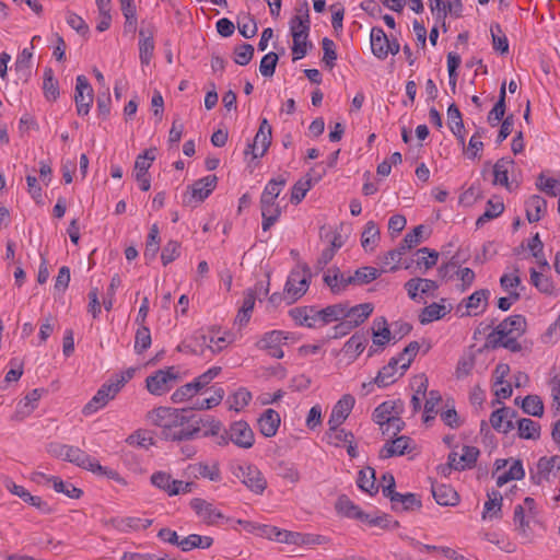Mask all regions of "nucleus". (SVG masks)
<instances>
[{"label": "nucleus", "instance_id": "obj_1", "mask_svg": "<svg viewBox=\"0 0 560 560\" xmlns=\"http://www.w3.org/2000/svg\"><path fill=\"white\" fill-rule=\"evenodd\" d=\"M147 420L161 429V435L166 441L183 442L198 438L195 415L187 409L158 407L147 413Z\"/></svg>", "mask_w": 560, "mask_h": 560}, {"label": "nucleus", "instance_id": "obj_2", "mask_svg": "<svg viewBox=\"0 0 560 560\" xmlns=\"http://www.w3.org/2000/svg\"><path fill=\"white\" fill-rule=\"evenodd\" d=\"M526 326V318L523 315H511L489 334L488 340L493 346H501L513 352L521 351L518 338L525 334Z\"/></svg>", "mask_w": 560, "mask_h": 560}, {"label": "nucleus", "instance_id": "obj_3", "mask_svg": "<svg viewBox=\"0 0 560 560\" xmlns=\"http://www.w3.org/2000/svg\"><path fill=\"white\" fill-rule=\"evenodd\" d=\"M420 349L417 341H411L397 357H394L384 365L374 377L378 387H386L395 383L405 374Z\"/></svg>", "mask_w": 560, "mask_h": 560}, {"label": "nucleus", "instance_id": "obj_4", "mask_svg": "<svg viewBox=\"0 0 560 560\" xmlns=\"http://www.w3.org/2000/svg\"><path fill=\"white\" fill-rule=\"evenodd\" d=\"M538 510L533 498L526 497L522 503L515 505L513 525L523 542H532L539 526Z\"/></svg>", "mask_w": 560, "mask_h": 560}, {"label": "nucleus", "instance_id": "obj_5", "mask_svg": "<svg viewBox=\"0 0 560 560\" xmlns=\"http://www.w3.org/2000/svg\"><path fill=\"white\" fill-rule=\"evenodd\" d=\"M311 271L306 265H299L291 270L284 285V299L292 304L301 299L308 290Z\"/></svg>", "mask_w": 560, "mask_h": 560}, {"label": "nucleus", "instance_id": "obj_6", "mask_svg": "<svg viewBox=\"0 0 560 560\" xmlns=\"http://www.w3.org/2000/svg\"><path fill=\"white\" fill-rule=\"evenodd\" d=\"M65 460L70 462L83 469L92 471L100 476H106L109 479L120 481V476L116 470L102 466L95 458L86 454L79 447L69 445Z\"/></svg>", "mask_w": 560, "mask_h": 560}, {"label": "nucleus", "instance_id": "obj_7", "mask_svg": "<svg viewBox=\"0 0 560 560\" xmlns=\"http://www.w3.org/2000/svg\"><path fill=\"white\" fill-rule=\"evenodd\" d=\"M232 474L252 492L261 494L267 488V480L257 466L237 464L232 467Z\"/></svg>", "mask_w": 560, "mask_h": 560}, {"label": "nucleus", "instance_id": "obj_8", "mask_svg": "<svg viewBox=\"0 0 560 560\" xmlns=\"http://www.w3.org/2000/svg\"><path fill=\"white\" fill-rule=\"evenodd\" d=\"M291 338V334L283 330H270L262 334L255 346L257 349L267 352L270 357L282 359L284 352L282 346Z\"/></svg>", "mask_w": 560, "mask_h": 560}, {"label": "nucleus", "instance_id": "obj_9", "mask_svg": "<svg viewBox=\"0 0 560 560\" xmlns=\"http://www.w3.org/2000/svg\"><path fill=\"white\" fill-rule=\"evenodd\" d=\"M345 311L346 315L343 317V322L335 327V337L338 335H346L352 328L361 325L372 314L373 305L371 303H363L349 307L345 304Z\"/></svg>", "mask_w": 560, "mask_h": 560}, {"label": "nucleus", "instance_id": "obj_10", "mask_svg": "<svg viewBox=\"0 0 560 560\" xmlns=\"http://www.w3.org/2000/svg\"><path fill=\"white\" fill-rule=\"evenodd\" d=\"M560 472V456H542L530 469V478L536 485L553 481Z\"/></svg>", "mask_w": 560, "mask_h": 560}, {"label": "nucleus", "instance_id": "obj_11", "mask_svg": "<svg viewBox=\"0 0 560 560\" xmlns=\"http://www.w3.org/2000/svg\"><path fill=\"white\" fill-rule=\"evenodd\" d=\"M493 475L497 486L502 487L512 480H521L525 476L522 460L520 459H497Z\"/></svg>", "mask_w": 560, "mask_h": 560}, {"label": "nucleus", "instance_id": "obj_12", "mask_svg": "<svg viewBox=\"0 0 560 560\" xmlns=\"http://www.w3.org/2000/svg\"><path fill=\"white\" fill-rule=\"evenodd\" d=\"M394 476H389V485L383 487V494L390 499L396 511H412L421 506V501L415 493H399L395 491Z\"/></svg>", "mask_w": 560, "mask_h": 560}, {"label": "nucleus", "instance_id": "obj_13", "mask_svg": "<svg viewBox=\"0 0 560 560\" xmlns=\"http://www.w3.org/2000/svg\"><path fill=\"white\" fill-rule=\"evenodd\" d=\"M177 372L171 366L165 370H159L153 375L147 377V389L155 396H161L173 387L177 381Z\"/></svg>", "mask_w": 560, "mask_h": 560}, {"label": "nucleus", "instance_id": "obj_14", "mask_svg": "<svg viewBox=\"0 0 560 560\" xmlns=\"http://www.w3.org/2000/svg\"><path fill=\"white\" fill-rule=\"evenodd\" d=\"M151 483L171 497L180 493H189L192 487L191 482L173 479L171 475L164 471L154 472L151 476Z\"/></svg>", "mask_w": 560, "mask_h": 560}, {"label": "nucleus", "instance_id": "obj_15", "mask_svg": "<svg viewBox=\"0 0 560 560\" xmlns=\"http://www.w3.org/2000/svg\"><path fill=\"white\" fill-rule=\"evenodd\" d=\"M404 287L409 299L416 302H424L425 298L435 296V291L439 288L434 280L425 278H411Z\"/></svg>", "mask_w": 560, "mask_h": 560}, {"label": "nucleus", "instance_id": "obj_16", "mask_svg": "<svg viewBox=\"0 0 560 560\" xmlns=\"http://www.w3.org/2000/svg\"><path fill=\"white\" fill-rule=\"evenodd\" d=\"M178 350L190 354L205 355L207 350H210L211 353L220 352L222 346L214 348L209 343V337L202 330H197L178 346Z\"/></svg>", "mask_w": 560, "mask_h": 560}, {"label": "nucleus", "instance_id": "obj_17", "mask_svg": "<svg viewBox=\"0 0 560 560\" xmlns=\"http://www.w3.org/2000/svg\"><path fill=\"white\" fill-rule=\"evenodd\" d=\"M190 508L195 511L197 516L207 525H220L226 521L225 516L218 510L211 502L200 498H195L190 501Z\"/></svg>", "mask_w": 560, "mask_h": 560}, {"label": "nucleus", "instance_id": "obj_18", "mask_svg": "<svg viewBox=\"0 0 560 560\" xmlns=\"http://www.w3.org/2000/svg\"><path fill=\"white\" fill-rule=\"evenodd\" d=\"M271 144V126L264 118L252 143L247 145L244 153L252 154L254 159L261 158Z\"/></svg>", "mask_w": 560, "mask_h": 560}, {"label": "nucleus", "instance_id": "obj_19", "mask_svg": "<svg viewBox=\"0 0 560 560\" xmlns=\"http://www.w3.org/2000/svg\"><path fill=\"white\" fill-rule=\"evenodd\" d=\"M118 393L119 390L110 381L103 384L96 394L91 398V400L83 407V415L91 416L97 412L100 409L104 408L112 399H114Z\"/></svg>", "mask_w": 560, "mask_h": 560}, {"label": "nucleus", "instance_id": "obj_20", "mask_svg": "<svg viewBox=\"0 0 560 560\" xmlns=\"http://www.w3.org/2000/svg\"><path fill=\"white\" fill-rule=\"evenodd\" d=\"M74 102L78 115L89 114L93 102V89L84 75L77 77Z\"/></svg>", "mask_w": 560, "mask_h": 560}, {"label": "nucleus", "instance_id": "obj_21", "mask_svg": "<svg viewBox=\"0 0 560 560\" xmlns=\"http://www.w3.org/2000/svg\"><path fill=\"white\" fill-rule=\"evenodd\" d=\"M429 8L438 21H444L447 15L459 18L463 12L462 0H429Z\"/></svg>", "mask_w": 560, "mask_h": 560}, {"label": "nucleus", "instance_id": "obj_22", "mask_svg": "<svg viewBox=\"0 0 560 560\" xmlns=\"http://www.w3.org/2000/svg\"><path fill=\"white\" fill-rule=\"evenodd\" d=\"M155 27L152 24L142 26L139 31V59L142 66H148L154 54Z\"/></svg>", "mask_w": 560, "mask_h": 560}, {"label": "nucleus", "instance_id": "obj_23", "mask_svg": "<svg viewBox=\"0 0 560 560\" xmlns=\"http://www.w3.org/2000/svg\"><path fill=\"white\" fill-rule=\"evenodd\" d=\"M230 440L241 448H250L255 443V435L245 421H235L230 428Z\"/></svg>", "mask_w": 560, "mask_h": 560}, {"label": "nucleus", "instance_id": "obj_24", "mask_svg": "<svg viewBox=\"0 0 560 560\" xmlns=\"http://www.w3.org/2000/svg\"><path fill=\"white\" fill-rule=\"evenodd\" d=\"M479 456V450L475 446L465 445L462 452H451L448 455V465L455 470H464L472 467Z\"/></svg>", "mask_w": 560, "mask_h": 560}, {"label": "nucleus", "instance_id": "obj_25", "mask_svg": "<svg viewBox=\"0 0 560 560\" xmlns=\"http://www.w3.org/2000/svg\"><path fill=\"white\" fill-rule=\"evenodd\" d=\"M355 399L352 395L346 394L343 395L332 407L328 425L335 428L336 425H341L346 419L349 417Z\"/></svg>", "mask_w": 560, "mask_h": 560}, {"label": "nucleus", "instance_id": "obj_26", "mask_svg": "<svg viewBox=\"0 0 560 560\" xmlns=\"http://www.w3.org/2000/svg\"><path fill=\"white\" fill-rule=\"evenodd\" d=\"M290 316L298 326L308 328L320 327L318 310L313 306H301L290 310Z\"/></svg>", "mask_w": 560, "mask_h": 560}, {"label": "nucleus", "instance_id": "obj_27", "mask_svg": "<svg viewBox=\"0 0 560 560\" xmlns=\"http://www.w3.org/2000/svg\"><path fill=\"white\" fill-rule=\"evenodd\" d=\"M260 209H261V229L267 232L280 218L281 209L277 203V199H269L260 197Z\"/></svg>", "mask_w": 560, "mask_h": 560}, {"label": "nucleus", "instance_id": "obj_28", "mask_svg": "<svg viewBox=\"0 0 560 560\" xmlns=\"http://www.w3.org/2000/svg\"><path fill=\"white\" fill-rule=\"evenodd\" d=\"M489 296L490 291L487 289L475 291L471 295L463 301L466 307L465 315L477 316L481 314L486 310Z\"/></svg>", "mask_w": 560, "mask_h": 560}, {"label": "nucleus", "instance_id": "obj_29", "mask_svg": "<svg viewBox=\"0 0 560 560\" xmlns=\"http://www.w3.org/2000/svg\"><path fill=\"white\" fill-rule=\"evenodd\" d=\"M7 488L11 493L21 498L24 502L38 509L43 514H50L52 509L47 502L43 501L40 497L32 495L24 487L19 486L14 482H9Z\"/></svg>", "mask_w": 560, "mask_h": 560}, {"label": "nucleus", "instance_id": "obj_30", "mask_svg": "<svg viewBox=\"0 0 560 560\" xmlns=\"http://www.w3.org/2000/svg\"><path fill=\"white\" fill-rule=\"evenodd\" d=\"M281 418L278 411L266 409L258 419L259 432L266 438H272L277 434Z\"/></svg>", "mask_w": 560, "mask_h": 560}, {"label": "nucleus", "instance_id": "obj_31", "mask_svg": "<svg viewBox=\"0 0 560 560\" xmlns=\"http://www.w3.org/2000/svg\"><path fill=\"white\" fill-rule=\"evenodd\" d=\"M515 411L509 407H502L494 410L490 416L491 427L498 432L508 433L513 429V418Z\"/></svg>", "mask_w": 560, "mask_h": 560}, {"label": "nucleus", "instance_id": "obj_32", "mask_svg": "<svg viewBox=\"0 0 560 560\" xmlns=\"http://www.w3.org/2000/svg\"><path fill=\"white\" fill-rule=\"evenodd\" d=\"M43 392V389L35 388L22 398L16 406L13 419L23 420L28 417L36 409Z\"/></svg>", "mask_w": 560, "mask_h": 560}, {"label": "nucleus", "instance_id": "obj_33", "mask_svg": "<svg viewBox=\"0 0 560 560\" xmlns=\"http://www.w3.org/2000/svg\"><path fill=\"white\" fill-rule=\"evenodd\" d=\"M218 184L215 175H207L196 180L191 186V199L201 202L214 190Z\"/></svg>", "mask_w": 560, "mask_h": 560}, {"label": "nucleus", "instance_id": "obj_34", "mask_svg": "<svg viewBox=\"0 0 560 560\" xmlns=\"http://www.w3.org/2000/svg\"><path fill=\"white\" fill-rule=\"evenodd\" d=\"M514 167V161L510 158H502L498 160L493 165V180L494 186H503L511 190V184L509 182V173Z\"/></svg>", "mask_w": 560, "mask_h": 560}, {"label": "nucleus", "instance_id": "obj_35", "mask_svg": "<svg viewBox=\"0 0 560 560\" xmlns=\"http://www.w3.org/2000/svg\"><path fill=\"white\" fill-rule=\"evenodd\" d=\"M411 440L408 436L401 435L393 440L392 442H387L380 451V457L383 459L393 457V456H401L406 454L410 448Z\"/></svg>", "mask_w": 560, "mask_h": 560}, {"label": "nucleus", "instance_id": "obj_36", "mask_svg": "<svg viewBox=\"0 0 560 560\" xmlns=\"http://www.w3.org/2000/svg\"><path fill=\"white\" fill-rule=\"evenodd\" d=\"M371 49L375 57L385 59L388 56V38L381 27L371 30Z\"/></svg>", "mask_w": 560, "mask_h": 560}, {"label": "nucleus", "instance_id": "obj_37", "mask_svg": "<svg viewBox=\"0 0 560 560\" xmlns=\"http://www.w3.org/2000/svg\"><path fill=\"white\" fill-rule=\"evenodd\" d=\"M525 207L526 218L530 223L538 222L547 211L546 200L538 195L529 197L525 203Z\"/></svg>", "mask_w": 560, "mask_h": 560}, {"label": "nucleus", "instance_id": "obj_38", "mask_svg": "<svg viewBox=\"0 0 560 560\" xmlns=\"http://www.w3.org/2000/svg\"><path fill=\"white\" fill-rule=\"evenodd\" d=\"M195 421L198 427V436L208 438L219 435L222 429V423L212 416L197 417L195 415Z\"/></svg>", "mask_w": 560, "mask_h": 560}, {"label": "nucleus", "instance_id": "obj_39", "mask_svg": "<svg viewBox=\"0 0 560 560\" xmlns=\"http://www.w3.org/2000/svg\"><path fill=\"white\" fill-rule=\"evenodd\" d=\"M432 494L436 503L444 506L455 505L459 499L457 492L451 486L442 483L432 486Z\"/></svg>", "mask_w": 560, "mask_h": 560}, {"label": "nucleus", "instance_id": "obj_40", "mask_svg": "<svg viewBox=\"0 0 560 560\" xmlns=\"http://www.w3.org/2000/svg\"><path fill=\"white\" fill-rule=\"evenodd\" d=\"M530 282L539 292L546 295L556 296L558 293V290L556 289L551 278L541 272H538L534 268L530 269Z\"/></svg>", "mask_w": 560, "mask_h": 560}, {"label": "nucleus", "instance_id": "obj_41", "mask_svg": "<svg viewBox=\"0 0 560 560\" xmlns=\"http://www.w3.org/2000/svg\"><path fill=\"white\" fill-rule=\"evenodd\" d=\"M324 282L335 294L345 291L348 285L352 284L348 282V276H345L338 269H328L324 275Z\"/></svg>", "mask_w": 560, "mask_h": 560}, {"label": "nucleus", "instance_id": "obj_42", "mask_svg": "<svg viewBox=\"0 0 560 560\" xmlns=\"http://www.w3.org/2000/svg\"><path fill=\"white\" fill-rule=\"evenodd\" d=\"M501 508L502 495L497 491L488 493V500L483 505L482 520L499 518L501 516Z\"/></svg>", "mask_w": 560, "mask_h": 560}, {"label": "nucleus", "instance_id": "obj_43", "mask_svg": "<svg viewBox=\"0 0 560 560\" xmlns=\"http://www.w3.org/2000/svg\"><path fill=\"white\" fill-rule=\"evenodd\" d=\"M448 127L454 136L458 138L462 144L465 143V137L463 135L464 122L462 114L455 104H451L447 108Z\"/></svg>", "mask_w": 560, "mask_h": 560}, {"label": "nucleus", "instance_id": "obj_44", "mask_svg": "<svg viewBox=\"0 0 560 560\" xmlns=\"http://www.w3.org/2000/svg\"><path fill=\"white\" fill-rule=\"evenodd\" d=\"M345 304L338 303L334 305H329L325 308L318 310L319 315V325L325 326L332 322L341 320L343 322L345 313Z\"/></svg>", "mask_w": 560, "mask_h": 560}, {"label": "nucleus", "instance_id": "obj_45", "mask_svg": "<svg viewBox=\"0 0 560 560\" xmlns=\"http://www.w3.org/2000/svg\"><path fill=\"white\" fill-rule=\"evenodd\" d=\"M307 3H305L304 9H300L298 14L294 15L290 21V32L291 35H296V33L308 34L310 33V13H308Z\"/></svg>", "mask_w": 560, "mask_h": 560}, {"label": "nucleus", "instance_id": "obj_46", "mask_svg": "<svg viewBox=\"0 0 560 560\" xmlns=\"http://www.w3.org/2000/svg\"><path fill=\"white\" fill-rule=\"evenodd\" d=\"M450 310L445 306L443 303H432L428 306H425L420 315L419 319L421 324H429L434 320H439L442 317H444Z\"/></svg>", "mask_w": 560, "mask_h": 560}, {"label": "nucleus", "instance_id": "obj_47", "mask_svg": "<svg viewBox=\"0 0 560 560\" xmlns=\"http://www.w3.org/2000/svg\"><path fill=\"white\" fill-rule=\"evenodd\" d=\"M33 47L24 48L16 57L15 60V71L19 74L20 79H24L25 81L31 75L32 70V57H33Z\"/></svg>", "mask_w": 560, "mask_h": 560}, {"label": "nucleus", "instance_id": "obj_48", "mask_svg": "<svg viewBox=\"0 0 560 560\" xmlns=\"http://www.w3.org/2000/svg\"><path fill=\"white\" fill-rule=\"evenodd\" d=\"M380 240V229L374 221L366 222L361 235V245L365 250H373Z\"/></svg>", "mask_w": 560, "mask_h": 560}, {"label": "nucleus", "instance_id": "obj_49", "mask_svg": "<svg viewBox=\"0 0 560 560\" xmlns=\"http://www.w3.org/2000/svg\"><path fill=\"white\" fill-rule=\"evenodd\" d=\"M518 435L526 440H538L540 438V424L529 418L517 421Z\"/></svg>", "mask_w": 560, "mask_h": 560}, {"label": "nucleus", "instance_id": "obj_50", "mask_svg": "<svg viewBox=\"0 0 560 560\" xmlns=\"http://www.w3.org/2000/svg\"><path fill=\"white\" fill-rule=\"evenodd\" d=\"M397 415L398 412L395 410L394 402L384 401L375 408L373 412V420L381 427V429H383L384 425Z\"/></svg>", "mask_w": 560, "mask_h": 560}, {"label": "nucleus", "instance_id": "obj_51", "mask_svg": "<svg viewBox=\"0 0 560 560\" xmlns=\"http://www.w3.org/2000/svg\"><path fill=\"white\" fill-rule=\"evenodd\" d=\"M505 96L506 90L505 83H503L500 88L499 100L488 115V121L491 126H497L505 114Z\"/></svg>", "mask_w": 560, "mask_h": 560}, {"label": "nucleus", "instance_id": "obj_52", "mask_svg": "<svg viewBox=\"0 0 560 560\" xmlns=\"http://www.w3.org/2000/svg\"><path fill=\"white\" fill-rule=\"evenodd\" d=\"M43 91L48 101H56L59 96V84L50 68H46L44 71Z\"/></svg>", "mask_w": 560, "mask_h": 560}, {"label": "nucleus", "instance_id": "obj_53", "mask_svg": "<svg viewBox=\"0 0 560 560\" xmlns=\"http://www.w3.org/2000/svg\"><path fill=\"white\" fill-rule=\"evenodd\" d=\"M358 487L370 494H373L377 491V487L375 486V471L373 468L368 467L365 469H361L359 471Z\"/></svg>", "mask_w": 560, "mask_h": 560}, {"label": "nucleus", "instance_id": "obj_54", "mask_svg": "<svg viewBox=\"0 0 560 560\" xmlns=\"http://www.w3.org/2000/svg\"><path fill=\"white\" fill-rule=\"evenodd\" d=\"M490 33L492 37V46L497 52L501 55L509 52V40L502 31L500 24L495 23L490 26Z\"/></svg>", "mask_w": 560, "mask_h": 560}, {"label": "nucleus", "instance_id": "obj_55", "mask_svg": "<svg viewBox=\"0 0 560 560\" xmlns=\"http://www.w3.org/2000/svg\"><path fill=\"white\" fill-rule=\"evenodd\" d=\"M536 186L540 191L550 197H556L560 194V179L548 177L544 173L537 177Z\"/></svg>", "mask_w": 560, "mask_h": 560}, {"label": "nucleus", "instance_id": "obj_56", "mask_svg": "<svg viewBox=\"0 0 560 560\" xmlns=\"http://www.w3.org/2000/svg\"><path fill=\"white\" fill-rule=\"evenodd\" d=\"M368 343V338L364 334H354L349 340L345 343L343 350L346 354L352 355L357 358L359 354L363 352L365 346Z\"/></svg>", "mask_w": 560, "mask_h": 560}, {"label": "nucleus", "instance_id": "obj_57", "mask_svg": "<svg viewBox=\"0 0 560 560\" xmlns=\"http://www.w3.org/2000/svg\"><path fill=\"white\" fill-rule=\"evenodd\" d=\"M390 339V330L384 317L376 318L373 323V343L384 346Z\"/></svg>", "mask_w": 560, "mask_h": 560}, {"label": "nucleus", "instance_id": "obj_58", "mask_svg": "<svg viewBox=\"0 0 560 560\" xmlns=\"http://www.w3.org/2000/svg\"><path fill=\"white\" fill-rule=\"evenodd\" d=\"M225 393L222 387L214 389L213 394L203 399H197L190 407L192 410H208L221 404Z\"/></svg>", "mask_w": 560, "mask_h": 560}, {"label": "nucleus", "instance_id": "obj_59", "mask_svg": "<svg viewBox=\"0 0 560 560\" xmlns=\"http://www.w3.org/2000/svg\"><path fill=\"white\" fill-rule=\"evenodd\" d=\"M340 425H336L335 428L329 427V431L327 433L329 444L340 447L346 445L348 442H353V434L345 429H340Z\"/></svg>", "mask_w": 560, "mask_h": 560}, {"label": "nucleus", "instance_id": "obj_60", "mask_svg": "<svg viewBox=\"0 0 560 560\" xmlns=\"http://www.w3.org/2000/svg\"><path fill=\"white\" fill-rule=\"evenodd\" d=\"M378 277V270L374 267L359 268L353 275L348 276V282L352 284H365Z\"/></svg>", "mask_w": 560, "mask_h": 560}, {"label": "nucleus", "instance_id": "obj_61", "mask_svg": "<svg viewBox=\"0 0 560 560\" xmlns=\"http://www.w3.org/2000/svg\"><path fill=\"white\" fill-rule=\"evenodd\" d=\"M504 210V203L500 200L490 199L487 202L485 212L477 219L476 224L482 225L485 222H488L497 217H499Z\"/></svg>", "mask_w": 560, "mask_h": 560}, {"label": "nucleus", "instance_id": "obj_62", "mask_svg": "<svg viewBox=\"0 0 560 560\" xmlns=\"http://www.w3.org/2000/svg\"><path fill=\"white\" fill-rule=\"evenodd\" d=\"M522 409L529 416L541 417L544 415V402L537 395H527L522 401Z\"/></svg>", "mask_w": 560, "mask_h": 560}, {"label": "nucleus", "instance_id": "obj_63", "mask_svg": "<svg viewBox=\"0 0 560 560\" xmlns=\"http://www.w3.org/2000/svg\"><path fill=\"white\" fill-rule=\"evenodd\" d=\"M336 510L339 514L355 520L358 518L359 514L362 511L346 495H341L338 498L336 502Z\"/></svg>", "mask_w": 560, "mask_h": 560}, {"label": "nucleus", "instance_id": "obj_64", "mask_svg": "<svg viewBox=\"0 0 560 560\" xmlns=\"http://www.w3.org/2000/svg\"><path fill=\"white\" fill-rule=\"evenodd\" d=\"M126 443L130 446H137L147 450L154 444V441L148 431L139 429L126 439Z\"/></svg>", "mask_w": 560, "mask_h": 560}]
</instances>
